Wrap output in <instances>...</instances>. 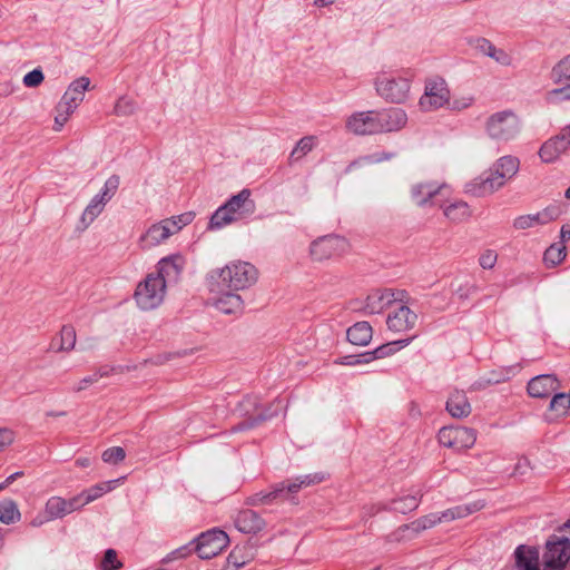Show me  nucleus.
Wrapping results in <instances>:
<instances>
[{"instance_id": "f257e3e1", "label": "nucleus", "mask_w": 570, "mask_h": 570, "mask_svg": "<svg viewBox=\"0 0 570 570\" xmlns=\"http://www.w3.org/2000/svg\"><path fill=\"white\" fill-rule=\"evenodd\" d=\"M210 292H218L227 288L233 292L244 291L253 286L258 279L257 268L243 261L230 262L223 268L212 272Z\"/></svg>"}, {"instance_id": "f03ea898", "label": "nucleus", "mask_w": 570, "mask_h": 570, "mask_svg": "<svg viewBox=\"0 0 570 570\" xmlns=\"http://www.w3.org/2000/svg\"><path fill=\"white\" fill-rule=\"evenodd\" d=\"M250 196L252 191L248 188H244L237 195L232 196L212 215L208 228L219 229L233 222L253 215L256 210V205Z\"/></svg>"}, {"instance_id": "7ed1b4c3", "label": "nucleus", "mask_w": 570, "mask_h": 570, "mask_svg": "<svg viewBox=\"0 0 570 570\" xmlns=\"http://www.w3.org/2000/svg\"><path fill=\"white\" fill-rule=\"evenodd\" d=\"M325 479L323 473L301 475L291 481L274 484L269 491H261L246 498L245 503L252 507L265 505L278 499H288L291 494L301 489L321 483Z\"/></svg>"}, {"instance_id": "20e7f679", "label": "nucleus", "mask_w": 570, "mask_h": 570, "mask_svg": "<svg viewBox=\"0 0 570 570\" xmlns=\"http://www.w3.org/2000/svg\"><path fill=\"white\" fill-rule=\"evenodd\" d=\"M374 85L377 95L392 104H403L410 96L411 79L405 75L381 72L376 76Z\"/></svg>"}, {"instance_id": "39448f33", "label": "nucleus", "mask_w": 570, "mask_h": 570, "mask_svg": "<svg viewBox=\"0 0 570 570\" xmlns=\"http://www.w3.org/2000/svg\"><path fill=\"white\" fill-rule=\"evenodd\" d=\"M484 129L491 139L509 141L520 134L521 121L512 110H501L487 118Z\"/></svg>"}, {"instance_id": "423d86ee", "label": "nucleus", "mask_w": 570, "mask_h": 570, "mask_svg": "<svg viewBox=\"0 0 570 570\" xmlns=\"http://www.w3.org/2000/svg\"><path fill=\"white\" fill-rule=\"evenodd\" d=\"M166 295L165 282L161 277L148 274L134 293L137 306L142 311H151L161 305Z\"/></svg>"}, {"instance_id": "0eeeda50", "label": "nucleus", "mask_w": 570, "mask_h": 570, "mask_svg": "<svg viewBox=\"0 0 570 570\" xmlns=\"http://www.w3.org/2000/svg\"><path fill=\"white\" fill-rule=\"evenodd\" d=\"M570 564V539L558 534L548 538L542 554L543 570H567Z\"/></svg>"}, {"instance_id": "6e6552de", "label": "nucleus", "mask_w": 570, "mask_h": 570, "mask_svg": "<svg viewBox=\"0 0 570 570\" xmlns=\"http://www.w3.org/2000/svg\"><path fill=\"white\" fill-rule=\"evenodd\" d=\"M483 503L476 501L469 504L458 505L450 508L441 513H430L411 523V528L416 531L431 529L439 523L451 522L458 519H463L483 508Z\"/></svg>"}, {"instance_id": "1a4fd4ad", "label": "nucleus", "mask_w": 570, "mask_h": 570, "mask_svg": "<svg viewBox=\"0 0 570 570\" xmlns=\"http://www.w3.org/2000/svg\"><path fill=\"white\" fill-rule=\"evenodd\" d=\"M348 250V242L338 235H326L313 240L309 254L314 261L323 262L343 255Z\"/></svg>"}, {"instance_id": "9d476101", "label": "nucleus", "mask_w": 570, "mask_h": 570, "mask_svg": "<svg viewBox=\"0 0 570 570\" xmlns=\"http://www.w3.org/2000/svg\"><path fill=\"white\" fill-rule=\"evenodd\" d=\"M229 543L226 532L219 529H212L202 533L196 539L195 552L200 559H212L218 556Z\"/></svg>"}, {"instance_id": "9b49d317", "label": "nucleus", "mask_w": 570, "mask_h": 570, "mask_svg": "<svg viewBox=\"0 0 570 570\" xmlns=\"http://www.w3.org/2000/svg\"><path fill=\"white\" fill-rule=\"evenodd\" d=\"M438 440L445 448L465 450L474 445L476 431L464 426H444L439 431Z\"/></svg>"}, {"instance_id": "f8f14e48", "label": "nucleus", "mask_w": 570, "mask_h": 570, "mask_svg": "<svg viewBox=\"0 0 570 570\" xmlns=\"http://www.w3.org/2000/svg\"><path fill=\"white\" fill-rule=\"evenodd\" d=\"M448 194V185L435 181L417 183L411 187L412 200L420 207L439 206Z\"/></svg>"}, {"instance_id": "ddd939ff", "label": "nucleus", "mask_w": 570, "mask_h": 570, "mask_svg": "<svg viewBox=\"0 0 570 570\" xmlns=\"http://www.w3.org/2000/svg\"><path fill=\"white\" fill-rule=\"evenodd\" d=\"M450 91L442 78L430 79L425 85L424 95L420 98V106L424 110H434L449 102Z\"/></svg>"}, {"instance_id": "4468645a", "label": "nucleus", "mask_w": 570, "mask_h": 570, "mask_svg": "<svg viewBox=\"0 0 570 570\" xmlns=\"http://www.w3.org/2000/svg\"><path fill=\"white\" fill-rule=\"evenodd\" d=\"M375 111L379 135L399 131L407 124V115L401 108L391 107Z\"/></svg>"}, {"instance_id": "2eb2a0df", "label": "nucleus", "mask_w": 570, "mask_h": 570, "mask_svg": "<svg viewBox=\"0 0 570 570\" xmlns=\"http://www.w3.org/2000/svg\"><path fill=\"white\" fill-rule=\"evenodd\" d=\"M504 184L505 180L503 179V176H500L499 171L491 168L489 171L483 173L468 185V193L475 197H484L493 194L503 187Z\"/></svg>"}, {"instance_id": "dca6fc26", "label": "nucleus", "mask_w": 570, "mask_h": 570, "mask_svg": "<svg viewBox=\"0 0 570 570\" xmlns=\"http://www.w3.org/2000/svg\"><path fill=\"white\" fill-rule=\"evenodd\" d=\"M504 184L505 180L503 179V176H500L499 171L491 168L489 171L483 173L468 185V193L475 197H484L493 194L503 187Z\"/></svg>"}, {"instance_id": "f3484780", "label": "nucleus", "mask_w": 570, "mask_h": 570, "mask_svg": "<svg viewBox=\"0 0 570 570\" xmlns=\"http://www.w3.org/2000/svg\"><path fill=\"white\" fill-rule=\"evenodd\" d=\"M346 129L357 136H371L379 135L377 132V122H376V111L367 110V111H358L352 114L346 119Z\"/></svg>"}, {"instance_id": "a211bd4d", "label": "nucleus", "mask_w": 570, "mask_h": 570, "mask_svg": "<svg viewBox=\"0 0 570 570\" xmlns=\"http://www.w3.org/2000/svg\"><path fill=\"white\" fill-rule=\"evenodd\" d=\"M185 266V259L181 255H171L160 259L157 264V272L155 276L161 277L167 284L177 283L180 278L181 272Z\"/></svg>"}, {"instance_id": "6ab92c4d", "label": "nucleus", "mask_w": 570, "mask_h": 570, "mask_svg": "<svg viewBox=\"0 0 570 570\" xmlns=\"http://www.w3.org/2000/svg\"><path fill=\"white\" fill-rule=\"evenodd\" d=\"M417 316L410 307L400 305L389 314L386 318L387 328L395 333L409 331L414 327Z\"/></svg>"}, {"instance_id": "aec40b11", "label": "nucleus", "mask_w": 570, "mask_h": 570, "mask_svg": "<svg viewBox=\"0 0 570 570\" xmlns=\"http://www.w3.org/2000/svg\"><path fill=\"white\" fill-rule=\"evenodd\" d=\"M395 301V293L392 289H375L366 296L363 311L368 315L381 314Z\"/></svg>"}, {"instance_id": "412c9836", "label": "nucleus", "mask_w": 570, "mask_h": 570, "mask_svg": "<svg viewBox=\"0 0 570 570\" xmlns=\"http://www.w3.org/2000/svg\"><path fill=\"white\" fill-rule=\"evenodd\" d=\"M560 387L559 380L552 374H541L528 383V393L532 397L544 399Z\"/></svg>"}, {"instance_id": "4be33fe9", "label": "nucleus", "mask_w": 570, "mask_h": 570, "mask_svg": "<svg viewBox=\"0 0 570 570\" xmlns=\"http://www.w3.org/2000/svg\"><path fill=\"white\" fill-rule=\"evenodd\" d=\"M234 522L238 531L247 534H255L262 531L266 525L265 520L256 511L250 509L240 510Z\"/></svg>"}, {"instance_id": "5701e85b", "label": "nucleus", "mask_w": 570, "mask_h": 570, "mask_svg": "<svg viewBox=\"0 0 570 570\" xmlns=\"http://www.w3.org/2000/svg\"><path fill=\"white\" fill-rule=\"evenodd\" d=\"M514 570H541L539 550L535 547L521 544L514 551Z\"/></svg>"}, {"instance_id": "b1692460", "label": "nucleus", "mask_w": 570, "mask_h": 570, "mask_svg": "<svg viewBox=\"0 0 570 570\" xmlns=\"http://www.w3.org/2000/svg\"><path fill=\"white\" fill-rule=\"evenodd\" d=\"M173 235L165 219L151 225L147 232L140 237L142 248H151L159 245Z\"/></svg>"}, {"instance_id": "393cba45", "label": "nucleus", "mask_w": 570, "mask_h": 570, "mask_svg": "<svg viewBox=\"0 0 570 570\" xmlns=\"http://www.w3.org/2000/svg\"><path fill=\"white\" fill-rule=\"evenodd\" d=\"M446 411L452 417L463 419L471 414V404L463 391H454L446 401Z\"/></svg>"}, {"instance_id": "a878e982", "label": "nucleus", "mask_w": 570, "mask_h": 570, "mask_svg": "<svg viewBox=\"0 0 570 570\" xmlns=\"http://www.w3.org/2000/svg\"><path fill=\"white\" fill-rule=\"evenodd\" d=\"M107 203V200H104L99 196H94L87 205V207L85 208L83 213L81 214L77 229L80 232L86 230L95 222V219L102 213Z\"/></svg>"}, {"instance_id": "bb28decb", "label": "nucleus", "mask_w": 570, "mask_h": 570, "mask_svg": "<svg viewBox=\"0 0 570 570\" xmlns=\"http://www.w3.org/2000/svg\"><path fill=\"white\" fill-rule=\"evenodd\" d=\"M372 326L365 321L355 323L346 332L348 342L358 346L367 345L372 340Z\"/></svg>"}, {"instance_id": "cd10ccee", "label": "nucleus", "mask_w": 570, "mask_h": 570, "mask_svg": "<svg viewBox=\"0 0 570 570\" xmlns=\"http://www.w3.org/2000/svg\"><path fill=\"white\" fill-rule=\"evenodd\" d=\"M439 206L443 208L444 216L453 223L464 222L471 216L470 207L463 200H454L446 205L442 199Z\"/></svg>"}, {"instance_id": "c85d7f7f", "label": "nucleus", "mask_w": 570, "mask_h": 570, "mask_svg": "<svg viewBox=\"0 0 570 570\" xmlns=\"http://www.w3.org/2000/svg\"><path fill=\"white\" fill-rule=\"evenodd\" d=\"M215 307L227 315L238 314L243 311L244 303L240 295L229 291L214 302Z\"/></svg>"}, {"instance_id": "c756f323", "label": "nucleus", "mask_w": 570, "mask_h": 570, "mask_svg": "<svg viewBox=\"0 0 570 570\" xmlns=\"http://www.w3.org/2000/svg\"><path fill=\"white\" fill-rule=\"evenodd\" d=\"M568 148L566 142L561 141L558 136L547 140L539 150V156L543 163H552L557 160Z\"/></svg>"}, {"instance_id": "7c9ffc66", "label": "nucleus", "mask_w": 570, "mask_h": 570, "mask_svg": "<svg viewBox=\"0 0 570 570\" xmlns=\"http://www.w3.org/2000/svg\"><path fill=\"white\" fill-rule=\"evenodd\" d=\"M90 85V79L88 77H80L76 80H73L66 92L63 94L62 98L66 100H69L77 107L82 102L85 98V92L88 90Z\"/></svg>"}, {"instance_id": "2f4dec72", "label": "nucleus", "mask_w": 570, "mask_h": 570, "mask_svg": "<svg viewBox=\"0 0 570 570\" xmlns=\"http://www.w3.org/2000/svg\"><path fill=\"white\" fill-rule=\"evenodd\" d=\"M520 161L513 156H503L497 160L493 165V169L499 171L500 176L507 181L511 179L519 170Z\"/></svg>"}, {"instance_id": "473e14b6", "label": "nucleus", "mask_w": 570, "mask_h": 570, "mask_svg": "<svg viewBox=\"0 0 570 570\" xmlns=\"http://www.w3.org/2000/svg\"><path fill=\"white\" fill-rule=\"evenodd\" d=\"M316 142L317 138L315 136H305L301 138L288 157L289 165L298 161L308 153H311L316 146Z\"/></svg>"}, {"instance_id": "72a5a7b5", "label": "nucleus", "mask_w": 570, "mask_h": 570, "mask_svg": "<svg viewBox=\"0 0 570 570\" xmlns=\"http://www.w3.org/2000/svg\"><path fill=\"white\" fill-rule=\"evenodd\" d=\"M78 107L61 97L56 106L55 130L59 131Z\"/></svg>"}, {"instance_id": "f704fd0d", "label": "nucleus", "mask_w": 570, "mask_h": 570, "mask_svg": "<svg viewBox=\"0 0 570 570\" xmlns=\"http://www.w3.org/2000/svg\"><path fill=\"white\" fill-rule=\"evenodd\" d=\"M21 518L17 503L11 499L0 501V522L3 524H13Z\"/></svg>"}, {"instance_id": "c9c22d12", "label": "nucleus", "mask_w": 570, "mask_h": 570, "mask_svg": "<svg viewBox=\"0 0 570 570\" xmlns=\"http://www.w3.org/2000/svg\"><path fill=\"white\" fill-rule=\"evenodd\" d=\"M46 513H48L49 519L52 521L56 519H62L67 514L66 510V499L55 495L47 500L45 504Z\"/></svg>"}, {"instance_id": "e433bc0d", "label": "nucleus", "mask_w": 570, "mask_h": 570, "mask_svg": "<svg viewBox=\"0 0 570 570\" xmlns=\"http://www.w3.org/2000/svg\"><path fill=\"white\" fill-rule=\"evenodd\" d=\"M566 256V245L553 244L544 252L543 261L548 267H553L560 264Z\"/></svg>"}, {"instance_id": "4c0bfd02", "label": "nucleus", "mask_w": 570, "mask_h": 570, "mask_svg": "<svg viewBox=\"0 0 570 570\" xmlns=\"http://www.w3.org/2000/svg\"><path fill=\"white\" fill-rule=\"evenodd\" d=\"M421 497L422 494L417 492L416 494L405 495L393 500V510L400 513L413 511L419 507Z\"/></svg>"}, {"instance_id": "58836bf2", "label": "nucleus", "mask_w": 570, "mask_h": 570, "mask_svg": "<svg viewBox=\"0 0 570 570\" xmlns=\"http://www.w3.org/2000/svg\"><path fill=\"white\" fill-rule=\"evenodd\" d=\"M395 157H396V153H393V151L374 153L372 155L364 156V157L351 163V165L348 166V169H351L352 167H355V166L374 165V164H380L383 161H389Z\"/></svg>"}, {"instance_id": "ea45409f", "label": "nucleus", "mask_w": 570, "mask_h": 570, "mask_svg": "<svg viewBox=\"0 0 570 570\" xmlns=\"http://www.w3.org/2000/svg\"><path fill=\"white\" fill-rule=\"evenodd\" d=\"M553 82L561 83L570 80V55L561 59L551 70Z\"/></svg>"}, {"instance_id": "a19ab883", "label": "nucleus", "mask_w": 570, "mask_h": 570, "mask_svg": "<svg viewBox=\"0 0 570 570\" xmlns=\"http://www.w3.org/2000/svg\"><path fill=\"white\" fill-rule=\"evenodd\" d=\"M115 482L116 481L98 483L87 490H83L80 494L82 495L85 503L88 504V503L97 500L98 498H100L104 493L112 490V488H114L112 484Z\"/></svg>"}, {"instance_id": "79ce46f5", "label": "nucleus", "mask_w": 570, "mask_h": 570, "mask_svg": "<svg viewBox=\"0 0 570 570\" xmlns=\"http://www.w3.org/2000/svg\"><path fill=\"white\" fill-rule=\"evenodd\" d=\"M410 342L411 338L394 341L387 344H383L371 352L375 360L383 358L395 353L399 348L407 346Z\"/></svg>"}, {"instance_id": "37998d69", "label": "nucleus", "mask_w": 570, "mask_h": 570, "mask_svg": "<svg viewBox=\"0 0 570 570\" xmlns=\"http://www.w3.org/2000/svg\"><path fill=\"white\" fill-rule=\"evenodd\" d=\"M137 102L128 97L121 96L115 104L114 114L119 117H128L136 112Z\"/></svg>"}, {"instance_id": "c03bdc74", "label": "nucleus", "mask_w": 570, "mask_h": 570, "mask_svg": "<svg viewBox=\"0 0 570 570\" xmlns=\"http://www.w3.org/2000/svg\"><path fill=\"white\" fill-rule=\"evenodd\" d=\"M194 217H195L194 213L187 212V213L180 214L178 216H174L171 218H167V219H165V223L170 228V232L173 233V235H175L184 226L189 225L193 222Z\"/></svg>"}, {"instance_id": "a18cd8bd", "label": "nucleus", "mask_w": 570, "mask_h": 570, "mask_svg": "<svg viewBox=\"0 0 570 570\" xmlns=\"http://www.w3.org/2000/svg\"><path fill=\"white\" fill-rule=\"evenodd\" d=\"M76 330L71 325H63L60 332L61 344L59 351L69 352L76 345Z\"/></svg>"}, {"instance_id": "49530a36", "label": "nucleus", "mask_w": 570, "mask_h": 570, "mask_svg": "<svg viewBox=\"0 0 570 570\" xmlns=\"http://www.w3.org/2000/svg\"><path fill=\"white\" fill-rule=\"evenodd\" d=\"M120 184V178L118 175H111L104 184L100 193L97 194L104 200L109 202L116 194Z\"/></svg>"}, {"instance_id": "de8ad7c7", "label": "nucleus", "mask_w": 570, "mask_h": 570, "mask_svg": "<svg viewBox=\"0 0 570 570\" xmlns=\"http://www.w3.org/2000/svg\"><path fill=\"white\" fill-rule=\"evenodd\" d=\"M126 458V452L121 446H112L105 450L101 454V459L108 464H118Z\"/></svg>"}, {"instance_id": "09e8293b", "label": "nucleus", "mask_w": 570, "mask_h": 570, "mask_svg": "<svg viewBox=\"0 0 570 570\" xmlns=\"http://www.w3.org/2000/svg\"><path fill=\"white\" fill-rule=\"evenodd\" d=\"M563 213L561 204H552L547 206L543 210L539 212L541 225H547L558 219Z\"/></svg>"}, {"instance_id": "8fccbe9b", "label": "nucleus", "mask_w": 570, "mask_h": 570, "mask_svg": "<svg viewBox=\"0 0 570 570\" xmlns=\"http://www.w3.org/2000/svg\"><path fill=\"white\" fill-rule=\"evenodd\" d=\"M535 225H541L539 213L521 215L513 220V227L520 230L531 228Z\"/></svg>"}, {"instance_id": "3c124183", "label": "nucleus", "mask_w": 570, "mask_h": 570, "mask_svg": "<svg viewBox=\"0 0 570 570\" xmlns=\"http://www.w3.org/2000/svg\"><path fill=\"white\" fill-rule=\"evenodd\" d=\"M570 407V397L566 393H557L553 395L549 410L559 412L560 414H564L567 410Z\"/></svg>"}, {"instance_id": "603ef678", "label": "nucleus", "mask_w": 570, "mask_h": 570, "mask_svg": "<svg viewBox=\"0 0 570 570\" xmlns=\"http://www.w3.org/2000/svg\"><path fill=\"white\" fill-rule=\"evenodd\" d=\"M121 567L122 563L117 559V552L114 549L106 550L101 561L102 570H118Z\"/></svg>"}, {"instance_id": "864d4df0", "label": "nucleus", "mask_w": 570, "mask_h": 570, "mask_svg": "<svg viewBox=\"0 0 570 570\" xmlns=\"http://www.w3.org/2000/svg\"><path fill=\"white\" fill-rule=\"evenodd\" d=\"M547 97L552 104L570 100V83L562 88L550 90Z\"/></svg>"}, {"instance_id": "5fc2aeb1", "label": "nucleus", "mask_w": 570, "mask_h": 570, "mask_svg": "<svg viewBox=\"0 0 570 570\" xmlns=\"http://www.w3.org/2000/svg\"><path fill=\"white\" fill-rule=\"evenodd\" d=\"M45 76L40 68H36L23 77V85L28 88H36L41 85Z\"/></svg>"}, {"instance_id": "6e6d98bb", "label": "nucleus", "mask_w": 570, "mask_h": 570, "mask_svg": "<svg viewBox=\"0 0 570 570\" xmlns=\"http://www.w3.org/2000/svg\"><path fill=\"white\" fill-rule=\"evenodd\" d=\"M498 261V254L493 249L484 250L479 257V264L484 269H492Z\"/></svg>"}, {"instance_id": "4d7b16f0", "label": "nucleus", "mask_w": 570, "mask_h": 570, "mask_svg": "<svg viewBox=\"0 0 570 570\" xmlns=\"http://www.w3.org/2000/svg\"><path fill=\"white\" fill-rule=\"evenodd\" d=\"M472 46L482 55L490 57L495 46L485 39V38H476L472 42Z\"/></svg>"}, {"instance_id": "13d9d810", "label": "nucleus", "mask_w": 570, "mask_h": 570, "mask_svg": "<svg viewBox=\"0 0 570 570\" xmlns=\"http://www.w3.org/2000/svg\"><path fill=\"white\" fill-rule=\"evenodd\" d=\"M490 58L495 60L501 66H511L512 63V57L510 56V53H508L503 49H498L497 47L493 49Z\"/></svg>"}, {"instance_id": "bf43d9fd", "label": "nucleus", "mask_w": 570, "mask_h": 570, "mask_svg": "<svg viewBox=\"0 0 570 570\" xmlns=\"http://www.w3.org/2000/svg\"><path fill=\"white\" fill-rule=\"evenodd\" d=\"M85 505H87V504L85 503V500L80 493L72 497L71 499H68V500L66 499L67 514H70L72 512L81 509Z\"/></svg>"}, {"instance_id": "052dcab7", "label": "nucleus", "mask_w": 570, "mask_h": 570, "mask_svg": "<svg viewBox=\"0 0 570 570\" xmlns=\"http://www.w3.org/2000/svg\"><path fill=\"white\" fill-rule=\"evenodd\" d=\"M14 440V432L8 428H0V451L10 445Z\"/></svg>"}, {"instance_id": "680f3d73", "label": "nucleus", "mask_w": 570, "mask_h": 570, "mask_svg": "<svg viewBox=\"0 0 570 570\" xmlns=\"http://www.w3.org/2000/svg\"><path fill=\"white\" fill-rule=\"evenodd\" d=\"M240 549H234L228 556V562L239 568L246 564L249 558H245L240 554Z\"/></svg>"}, {"instance_id": "e2e57ef3", "label": "nucleus", "mask_w": 570, "mask_h": 570, "mask_svg": "<svg viewBox=\"0 0 570 570\" xmlns=\"http://www.w3.org/2000/svg\"><path fill=\"white\" fill-rule=\"evenodd\" d=\"M99 380L96 375V373L94 372L92 374L90 375H87L85 376L83 379H81L78 384L73 387V391L75 392H80V391H83L86 390L88 386L97 383Z\"/></svg>"}, {"instance_id": "0e129e2a", "label": "nucleus", "mask_w": 570, "mask_h": 570, "mask_svg": "<svg viewBox=\"0 0 570 570\" xmlns=\"http://www.w3.org/2000/svg\"><path fill=\"white\" fill-rule=\"evenodd\" d=\"M194 542H190L186 546H183L176 550H174L170 554H169V559L170 560H175V559H183V558H186L188 557L194 550V548H191V544Z\"/></svg>"}, {"instance_id": "69168bd1", "label": "nucleus", "mask_w": 570, "mask_h": 570, "mask_svg": "<svg viewBox=\"0 0 570 570\" xmlns=\"http://www.w3.org/2000/svg\"><path fill=\"white\" fill-rule=\"evenodd\" d=\"M52 521L51 519H49V515L48 513H46V509H43L42 512L38 513L31 521H30V525L33 527V528H39L41 525H43L45 523L47 522H50Z\"/></svg>"}, {"instance_id": "338daca9", "label": "nucleus", "mask_w": 570, "mask_h": 570, "mask_svg": "<svg viewBox=\"0 0 570 570\" xmlns=\"http://www.w3.org/2000/svg\"><path fill=\"white\" fill-rule=\"evenodd\" d=\"M373 360H375V358L371 351L364 352V353L356 355V365L367 364V363L372 362Z\"/></svg>"}, {"instance_id": "774afa93", "label": "nucleus", "mask_w": 570, "mask_h": 570, "mask_svg": "<svg viewBox=\"0 0 570 570\" xmlns=\"http://www.w3.org/2000/svg\"><path fill=\"white\" fill-rule=\"evenodd\" d=\"M561 141L566 142V147L570 146V126L564 127L559 135Z\"/></svg>"}]
</instances>
